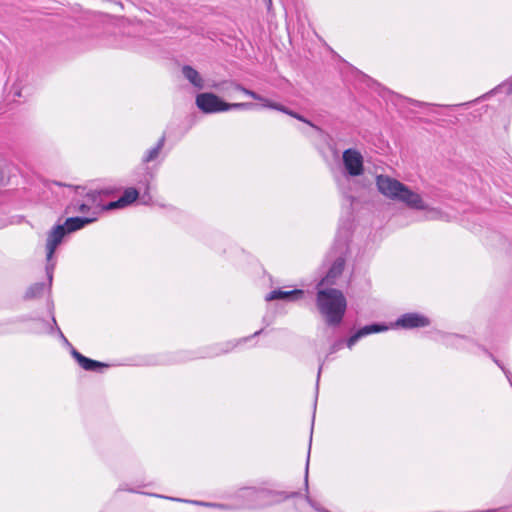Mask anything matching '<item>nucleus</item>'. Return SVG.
Listing matches in <instances>:
<instances>
[{
    "mask_svg": "<svg viewBox=\"0 0 512 512\" xmlns=\"http://www.w3.org/2000/svg\"><path fill=\"white\" fill-rule=\"evenodd\" d=\"M100 193L98 191H91L86 194V200L90 205L99 206Z\"/></svg>",
    "mask_w": 512,
    "mask_h": 512,
    "instance_id": "17",
    "label": "nucleus"
},
{
    "mask_svg": "<svg viewBox=\"0 0 512 512\" xmlns=\"http://www.w3.org/2000/svg\"><path fill=\"white\" fill-rule=\"evenodd\" d=\"M378 190L386 197L397 199L404 186L401 182L388 176L379 175L376 178Z\"/></svg>",
    "mask_w": 512,
    "mask_h": 512,
    "instance_id": "4",
    "label": "nucleus"
},
{
    "mask_svg": "<svg viewBox=\"0 0 512 512\" xmlns=\"http://www.w3.org/2000/svg\"><path fill=\"white\" fill-rule=\"evenodd\" d=\"M344 266L345 261L343 258L336 259L326 276L318 283L317 287H324L326 284H333L334 280L342 274Z\"/></svg>",
    "mask_w": 512,
    "mask_h": 512,
    "instance_id": "11",
    "label": "nucleus"
},
{
    "mask_svg": "<svg viewBox=\"0 0 512 512\" xmlns=\"http://www.w3.org/2000/svg\"><path fill=\"white\" fill-rule=\"evenodd\" d=\"M387 327L379 325V324H372L367 325L359 329L355 334H353L348 340H347V347L351 349L355 343L361 338L366 335L372 334V333H378L381 331L386 330Z\"/></svg>",
    "mask_w": 512,
    "mask_h": 512,
    "instance_id": "12",
    "label": "nucleus"
},
{
    "mask_svg": "<svg viewBox=\"0 0 512 512\" xmlns=\"http://www.w3.org/2000/svg\"><path fill=\"white\" fill-rule=\"evenodd\" d=\"M65 227L62 225L55 226L48 234L47 243H46V251H47V259H51L57 246L62 242V239L66 235Z\"/></svg>",
    "mask_w": 512,
    "mask_h": 512,
    "instance_id": "7",
    "label": "nucleus"
},
{
    "mask_svg": "<svg viewBox=\"0 0 512 512\" xmlns=\"http://www.w3.org/2000/svg\"><path fill=\"white\" fill-rule=\"evenodd\" d=\"M303 295H304V291L301 289H293V290H288V291L276 289V290L271 291L266 296V300L267 301H272V300L295 301V300L301 299L303 297Z\"/></svg>",
    "mask_w": 512,
    "mask_h": 512,
    "instance_id": "9",
    "label": "nucleus"
},
{
    "mask_svg": "<svg viewBox=\"0 0 512 512\" xmlns=\"http://www.w3.org/2000/svg\"><path fill=\"white\" fill-rule=\"evenodd\" d=\"M343 163L351 176H359L363 173V157L355 149H347L343 152Z\"/></svg>",
    "mask_w": 512,
    "mask_h": 512,
    "instance_id": "5",
    "label": "nucleus"
},
{
    "mask_svg": "<svg viewBox=\"0 0 512 512\" xmlns=\"http://www.w3.org/2000/svg\"><path fill=\"white\" fill-rule=\"evenodd\" d=\"M119 208H124L120 202V200H116V201H112V202H109L107 205L103 206L101 208V210H114V209H119Z\"/></svg>",
    "mask_w": 512,
    "mask_h": 512,
    "instance_id": "19",
    "label": "nucleus"
},
{
    "mask_svg": "<svg viewBox=\"0 0 512 512\" xmlns=\"http://www.w3.org/2000/svg\"><path fill=\"white\" fill-rule=\"evenodd\" d=\"M96 220H97L96 216L84 217V218L70 217V218L66 219L63 226L65 227V230L67 233H71V232L82 229L85 225L90 224Z\"/></svg>",
    "mask_w": 512,
    "mask_h": 512,
    "instance_id": "13",
    "label": "nucleus"
},
{
    "mask_svg": "<svg viewBox=\"0 0 512 512\" xmlns=\"http://www.w3.org/2000/svg\"><path fill=\"white\" fill-rule=\"evenodd\" d=\"M54 183H55L56 185H58V186H62V184H61V183H59V182H54Z\"/></svg>",
    "mask_w": 512,
    "mask_h": 512,
    "instance_id": "21",
    "label": "nucleus"
},
{
    "mask_svg": "<svg viewBox=\"0 0 512 512\" xmlns=\"http://www.w3.org/2000/svg\"><path fill=\"white\" fill-rule=\"evenodd\" d=\"M183 75L195 86L202 88L203 81L199 73L191 66H184L182 68Z\"/></svg>",
    "mask_w": 512,
    "mask_h": 512,
    "instance_id": "14",
    "label": "nucleus"
},
{
    "mask_svg": "<svg viewBox=\"0 0 512 512\" xmlns=\"http://www.w3.org/2000/svg\"><path fill=\"white\" fill-rule=\"evenodd\" d=\"M266 5L268 10H270L272 8V0H266Z\"/></svg>",
    "mask_w": 512,
    "mask_h": 512,
    "instance_id": "20",
    "label": "nucleus"
},
{
    "mask_svg": "<svg viewBox=\"0 0 512 512\" xmlns=\"http://www.w3.org/2000/svg\"><path fill=\"white\" fill-rule=\"evenodd\" d=\"M163 145H164V138H161L155 147L149 149L146 152V154L143 157V161L145 163H149V162L155 160L159 156V154L163 148Z\"/></svg>",
    "mask_w": 512,
    "mask_h": 512,
    "instance_id": "16",
    "label": "nucleus"
},
{
    "mask_svg": "<svg viewBox=\"0 0 512 512\" xmlns=\"http://www.w3.org/2000/svg\"><path fill=\"white\" fill-rule=\"evenodd\" d=\"M397 200L404 202L407 206L422 210L425 208L423 200L421 196L412 190H410L407 186H403L401 193L399 194Z\"/></svg>",
    "mask_w": 512,
    "mask_h": 512,
    "instance_id": "8",
    "label": "nucleus"
},
{
    "mask_svg": "<svg viewBox=\"0 0 512 512\" xmlns=\"http://www.w3.org/2000/svg\"><path fill=\"white\" fill-rule=\"evenodd\" d=\"M90 209H91V205L88 202L76 204L73 206L74 212H78V213H82V214L88 213L90 211Z\"/></svg>",
    "mask_w": 512,
    "mask_h": 512,
    "instance_id": "18",
    "label": "nucleus"
},
{
    "mask_svg": "<svg viewBox=\"0 0 512 512\" xmlns=\"http://www.w3.org/2000/svg\"><path fill=\"white\" fill-rule=\"evenodd\" d=\"M139 197V191L136 188L129 187L125 189L123 195L119 198L123 207H127L134 203Z\"/></svg>",
    "mask_w": 512,
    "mask_h": 512,
    "instance_id": "15",
    "label": "nucleus"
},
{
    "mask_svg": "<svg viewBox=\"0 0 512 512\" xmlns=\"http://www.w3.org/2000/svg\"><path fill=\"white\" fill-rule=\"evenodd\" d=\"M430 324L428 317L419 313H406L399 317L396 325L405 329L426 327Z\"/></svg>",
    "mask_w": 512,
    "mask_h": 512,
    "instance_id": "6",
    "label": "nucleus"
},
{
    "mask_svg": "<svg viewBox=\"0 0 512 512\" xmlns=\"http://www.w3.org/2000/svg\"><path fill=\"white\" fill-rule=\"evenodd\" d=\"M198 108L204 113L224 112L230 109H248V103H227L213 93H201L196 97Z\"/></svg>",
    "mask_w": 512,
    "mask_h": 512,
    "instance_id": "2",
    "label": "nucleus"
},
{
    "mask_svg": "<svg viewBox=\"0 0 512 512\" xmlns=\"http://www.w3.org/2000/svg\"><path fill=\"white\" fill-rule=\"evenodd\" d=\"M228 90L230 91V94L243 93L255 100L261 101L263 103V106H265V107L283 112V113H285L301 122H304L312 127L314 126L309 120L305 119L300 114L288 109L284 105H281L279 103L272 102L266 98H263V97L259 96L258 94H256L254 91L248 90L237 83H231Z\"/></svg>",
    "mask_w": 512,
    "mask_h": 512,
    "instance_id": "3",
    "label": "nucleus"
},
{
    "mask_svg": "<svg viewBox=\"0 0 512 512\" xmlns=\"http://www.w3.org/2000/svg\"><path fill=\"white\" fill-rule=\"evenodd\" d=\"M316 306L328 325L337 326L345 315L347 301L338 289L317 287Z\"/></svg>",
    "mask_w": 512,
    "mask_h": 512,
    "instance_id": "1",
    "label": "nucleus"
},
{
    "mask_svg": "<svg viewBox=\"0 0 512 512\" xmlns=\"http://www.w3.org/2000/svg\"><path fill=\"white\" fill-rule=\"evenodd\" d=\"M72 356L77 361L79 366L86 371H96V370H99L102 368L109 367V365L107 363H103L100 361L90 359V358L82 355L80 352H78L76 350H73Z\"/></svg>",
    "mask_w": 512,
    "mask_h": 512,
    "instance_id": "10",
    "label": "nucleus"
}]
</instances>
